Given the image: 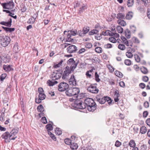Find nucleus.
<instances>
[{
  "label": "nucleus",
  "instance_id": "1",
  "mask_svg": "<svg viewBox=\"0 0 150 150\" xmlns=\"http://www.w3.org/2000/svg\"><path fill=\"white\" fill-rule=\"evenodd\" d=\"M86 104L88 110L93 112L96 108V105L94 100L92 99L87 98L85 100Z\"/></svg>",
  "mask_w": 150,
  "mask_h": 150
},
{
  "label": "nucleus",
  "instance_id": "2",
  "mask_svg": "<svg viewBox=\"0 0 150 150\" xmlns=\"http://www.w3.org/2000/svg\"><path fill=\"white\" fill-rule=\"evenodd\" d=\"M80 92L79 89L77 88H74L68 89L66 91L65 93L67 96H76Z\"/></svg>",
  "mask_w": 150,
  "mask_h": 150
},
{
  "label": "nucleus",
  "instance_id": "3",
  "mask_svg": "<svg viewBox=\"0 0 150 150\" xmlns=\"http://www.w3.org/2000/svg\"><path fill=\"white\" fill-rule=\"evenodd\" d=\"M11 41L10 38L8 36H2L1 39V44L3 47L7 46L10 43Z\"/></svg>",
  "mask_w": 150,
  "mask_h": 150
},
{
  "label": "nucleus",
  "instance_id": "4",
  "mask_svg": "<svg viewBox=\"0 0 150 150\" xmlns=\"http://www.w3.org/2000/svg\"><path fill=\"white\" fill-rule=\"evenodd\" d=\"M96 98L97 100L101 104H104L105 102H107L110 105L112 101L110 98L107 97L100 98L99 96H98L96 97Z\"/></svg>",
  "mask_w": 150,
  "mask_h": 150
},
{
  "label": "nucleus",
  "instance_id": "5",
  "mask_svg": "<svg viewBox=\"0 0 150 150\" xmlns=\"http://www.w3.org/2000/svg\"><path fill=\"white\" fill-rule=\"evenodd\" d=\"M62 71L61 70L54 71L52 74V78L53 80L59 79L62 76Z\"/></svg>",
  "mask_w": 150,
  "mask_h": 150
},
{
  "label": "nucleus",
  "instance_id": "6",
  "mask_svg": "<svg viewBox=\"0 0 150 150\" xmlns=\"http://www.w3.org/2000/svg\"><path fill=\"white\" fill-rule=\"evenodd\" d=\"M2 6L4 9L11 10L14 7V5L13 1H11L8 2L3 3Z\"/></svg>",
  "mask_w": 150,
  "mask_h": 150
},
{
  "label": "nucleus",
  "instance_id": "7",
  "mask_svg": "<svg viewBox=\"0 0 150 150\" xmlns=\"http://www.w3.org/2000/svg\"><path fill=\"white\" fill-rule=\"evenodd\" d=\"M96 84H91L87 88L88 91L93 93H98V92L99 90L96 87Z\"/></svg>",
  "mask_w": 150,
  "mask_h": 150
},
{
  "label": "nucleus",
  "instance_id": "8",
  "mask_svg": "<svg viewBox=\"0 0 150 150\" xmlns=\"http://www.w3.org/2000/svg\"><path fill=\"white\" fill-rule=\"evenodd\" d=\"M78 62L79 61H78L77 62H76L73 58H71L68 61L67 63L69 65H71L70 68H71V70H74L76 68L78 64Z\"/></svg>",
  "mask_w": 150,
  "mask_h": 150
},
{
  "label": "nucleus",
  "instance_id": "9",
  "mask_svg": "<svg viewBox=\"0 0 150 150\" xmlns=\"http://www.w3.org/2000/svg\"><path fill=\"white\" fill-rule=\"evenodd\" d=\"M69 85L64 82L61 83L58 86V90L60 91H63L68 89Z\"/></svg>",
  "mask_w": 150,
  "mask_h": 150
},
{
  "label": "nucleus",
  "instance_id": "10",
  "mask_svg": "<svg viewBox=\"0 0 150 150\" xmlns=\"http://www.w3.org/2000/svg\"><path fill=\"white\" fill-rule=\"evenodd\" d=\"M74 70H71V69L69 67L67 66L65 68V70L64 71L62 76V79H66L67 76L71 73V71H73Z\"/></svg>",
  "mask_w": 150,
  "mask_h": 150
},
{
  "label": "nucleus",
  "instance_id": "11",
  "mask_svg": "<svg viewBox=\"0 0 150 150\" xmlns=\"http://www.w3.org/2000/svg\"><path fill=\"white\" fill-rule=\"evenodd\" d=\"M1 137L5 139V141L6 142H9L10 140H12L13 138L11 137L10 134L9 132H7L1 136Z\"/></svg>",
  "mask_w": 150,
  "mask_h": 150
},
{
  "label": "nucleus",
  "instance_id": "12",
  "mask_svg": "<svg viewBox=\"0 0 150 150\" xmlns=\"http://www.w3.org/2000/svg\"><path fill=\"white\" fill-rule=\"evenodd\" d=\"M19 130V129L18 128L15 127L13 129L10 133L11 137L13 138L12 139V140H14L17 138V136L16 135L18 133Z\"/></svg>",
  "mask_w": 150,
  "mask_h": 150
},
{
  "label": "nucleus",
  "instance_id": "13",
  "mask_svg": "<svg viewBox=\"0 0 150 150\" xmlns=\"http://www.w3.org/2000/svg\"><path fill=\"white\" fill-rule=\"evenodd\" d=\"M77 50V47L74 45H71L67 48V52L71 53L74 52Z\"/></svg>",
  "mask_w": 150,
  "mask_h": 150
},
{
  "label": "nucleus",
  "instance_id": "14",
  "mask_svg": "<svg viewBox=\"0 0 150 150\" xmlns=\"http://www.w3.org/2000/svg\"><path fill=\"white\" fill-rule=\"evenodd\" d=\"M69 83L71 85H76V81L74 75H72L71 76L69 80Z\"/></svg>",
  "mask_w": 150,
  "mask_h": 150
},
{
  "label": "nucleus",
  "instance_id": "15",
  "mask_svg": "<svg viewBox=\"0 0 150 150\" xmlns=\"http://www.w3.org/2000/svg\"><path fill=\"white\" fill-rule=\"evenodd\" d=\"M11 23L12 19L11 18H10L8 20V22L2 21L0 22V23L2 25H4L8 27H10L11 26Z\"/></svg>",
  "mask_w": 150,
  "mask_h": 150
},
{
  "label": "nucleus",
  "instance_id": "16",
  "mask_svg": "<svg viewBox=\"0 0 150 150\" xmlns=\"http://www.w3.org/2000/svg\"><path fill=\"white\" fill-rule=\"evenodd\" d=\"M55 80H53V79L52 81L49 80L47 82V84L48 85L50 86H53L54 84H56L58 83L57 81Z\"/></svg>",
  "mask_w": 150,
  "mask_h": 150
},
{
  "label": "nucleus",
  "instance_id": "17",
  "mask_svg": "<svg viewBox=\"0 0 150 150\" xmlns=\"http://www.w3.org/2000/svg\"><path fill=\"white\" fill-rule=\"evenodd\" d=\"M4 69L6 71H9L13 70L10 65H4L3 66Z\"/></svg>",
  "mask_w": 150,
  "mask_h": 150
},
{
  "label": "nucleus",
  "instance_id": "18",
  "mask_svg": "<svg viewBox=\"0 0 150 150\" xmlns=\"http://www.w3.org/2000/svg\"><path fill=\"white\" fill-rule=\"evenodd\" d=\"M2 27L7 33H11V32L14 31L15 30V29L14 28H9L6 27H4L3 26Z\"/></svg>",
  "mask_w": 150,
  "mask_h": 150
},
{
  "label": "nucleus",
  "instance_id": "19",
  "mask_svg": "<svg viewBox=\"0 0 150 150\" xmlns=\"http://www.w3.org/2000/svg\"><path fill=\"white\" fill-rule=\"evenodd\" d=\"M133 13L132 12H129L126 14V18L128 20L131 19L133 17Z\"/></svg>",
  "mask_w": 150,
  "mask_h": 150
},
{
  "label": "nucleus",
  "instance_id": "20",
  "mask_svg": "<svg viewBox=\"0 0 150 150\" xmlns=\"http://www.w3.org/2000/svg\"><path fill=\"white\" fill-rule=\"evenodd\" d=\"M70 147L72 149H76L78 148V146L76 143L73 142H72L70 145Z\"/></svg>",
  "mask_w": 150,
  "mask_h": 150
},
{
  "label": "nucleus",
  "instance_id": "21",
  "mask_svg": "<svg viewBox=\"0 0 150 150\" xmlns=\"http://www.w3.org/2000/svg\"><path fill=\"white\" fill-rule=\"evenodd\" d=\"M118 23L123 26H124L126 25V22L123 20L119 19L117 21Z\"/></svg>",
  "mask_w": 150,
  "mask_h": 150
},
{
  "label": "nucleus",
  "instance_id": "22",
  "mask_svg": "<svg viewBox=\"0 0 150 150\" xmlns=\"http://www.w3.org/2000/svg\"><path fill=\"white\" fill-rule=\"evenodd\" d=\"M125 33V36L127 38H130L131 37V33L130 30L128 29H126Z\"/></svg>",
  "mask_w": 150,
  "mask_h": 150
},
{
  "label": "nucleus",
  "instance_id": "23",
  "mask_svg": "<svg viewBox=\"0 0 150 150\" xmlns=\"http://www.w3.org/2000/svg\"><path fill=\"white\" fill-rule=\"evenodd\" d=\"M125 17V14L121 13H119L117 14L116 18L119 19H124Z\"/></svg>",
  "mask_w": 150,
  "mask_h": 150
},
{
  "label": "nucleus",
  "instance_id": "24",
  "mask_svg": "<svg viewBox=\"0 0 150 150\" xmlns=\"http://www.w3.org/2000/svg\"><path fill=\"white\" fill-rule=\"evenodd\" d=\"M81 101L79 100L76 98V99L74 101V105L75 106V107L78 108L79 107L78 106L81 103Z\"/></svg>",
  "mask_w": 150,
  "mask_h": 150
},
{
  "label": "nucleus",
  "instance_id": "25",
  "mask_svg": "<svg viewBox=\"0 0 150 150\" xmlns=\"http://www.w3.org/2000/svg\"><path fill=\"white\" fill-rule=\"evenodd\" d=\"M147 131L146 128L144 126L142 127L140 129V132L142 134H144Z\"/></svg>",
  "mask_w": 150,
  "mask_h": 150
},
{
  "label": "nucleus",
  "instance_id": "26",
  "mask_svg": "<svg viewBox=\"0 0 150 150\" xmlns=\"http://www.w3.org/2000/svg\"><path fill=\"white\" fill-rule=\"evenodd\" d=\"M37 110L38 111L40 112H42L44 110V107L41 105H40L37 107Z\"/></svg>",
  "mask_w": 150,
  "mask_h": 150
},
{
  "label": "nucleus",
  "instance_id": "27",
  "mask_svg": "<svg viewBox=\"0 0 150 150\" xmlns=\"http://www.w3.org/2000/svg\"><path fill=\"white\" fill-rule=\"evenodd\" d=\"M86 104L84 103H82L81 102V103L80 104V105H79V106L78 107H79L78 108L82 109H84L86 108Z\"/></svg>",
  "mask_w": 150,
  "mask_h": 150
},
{
  "label": "nucleus",
  "instance_id": "28",
  "mask_svg": "<svg viewBox=\"0 0 150 150\" xmlns=\"http://www.w3.org/2000/svg\"><path fill=\"white\" fill-rule=\"evenodd\" d=\"M129 145L131 147H134L136 146V144L134 141L133 140H130L129 143Z\"/></svg>",
  "mask_w": 150,
  "mask_h": 150
},
{
  "label": "nucleus",
  "instance_id": "29",
  "mask_svg": "<svg viewBox=\"0 0 150 150\" xmlns=\"http://www.w3.org/2000/svg\"><path fill=\"white\" fill-rule=\"evenodd\" d=\"M134 0H128L127 1V5L128 7L132 6L134 4Z\"/></svg>",
  "mask_w": 150,
  "mask_h": 150
},
{
  "label": "nucleus",
  "instance_id": "30",
  "mask_svg": "<svg viewBox=\"0 0 150 150\" xmlns=\"http://www.w3.org/2000/svg\"><path fill=\"white\" fill-rule=\"evenodd\" d=\"M98 32V31L97 29H94L90 31L89 34L90 35H92L94 34H96Z\"/></svg>",
  "mask_w": 150,
  "mask_h": 150
},
{
  "label": "nucleus",
  "instance_id": "31",
  "mask_svg": "<svg viewBox=\"0 0 150 150\" xmlns=\"http://www.w3.org/2000/svg\"><path fill=\"white\" fill-rule=\"evenodd\" d=\"M89 30V28L88 27H84L82 31L85 35L88 32Z\"/></svg>",
  "mask_w": 150,
  "mask_h": 150
},
{
  "label": "nucleus",
  "instance_id": "32",
  "mask_svg": "<svg viewBox=\"0 0 150 150\" xmlns=\"http://www.w3.org/2000/svg\"><path fill=\"white\" fill-rule=\"evenodd\" d=\"M13 51L16 52H17L19 51V49L18 48V44L16 43L14 45L13 48Z\"/></svg>",
  "mask_w": 150,
  "mask_h": 150
},
{
  "label": "nucleus",
  "instance_id": "33",
  "mask_svg": "<svg viewBox=\"0 0 150 150\" xmlns=\"http://www.w3.org/2000/svg\"><path fill=\"white\" fill-rule=\"evenodd\" d=\"M115 73L116 75L119 77H122L123 76V74L122 73L118 71H116L115 72Z\"/></svg>",
  "mask_w": 150,
  "mask_h": 150
},
{
  "label": "nucleus",
  "instance_id": "34",
  "mask_svg": "<svg viewBox=\"0 0 150 150\" xmlns=\"http://www.w3.org/2000/svg\"><path fill=\"white\" fill-rule=\"evenodd\" d=\"M116 29L117 32L119 33H122L123 31V28L119 25L117 26Z\"/></svg>",
  "mask_w": 150,
  "mask_h": 150
},
{
  "label": "nucleus",
  "instance_id": "35",
  "mask_svg": "<svg viewBox=\"0 0 150 150\" xmlns=\"http://www.w3.org/2000/svg\"><path fill=\"white\" fill-rule=\"evenodd\" d=\"M141 72L143 74H146L148 73L147 69L144 67H142L141 68Z\"/></svg>",
  "mask_w": 150,
  "mask_h": 150
},
{
  "label": "nucleus",
  "instance_id": "36",
  "mask_svg": "<svg viewBox=\"0 0 150 150\" xmlns=\"http://www.w3.org/2000/svg\"><path fill=\"white\" fill-rule=\"evenodd\" d=\"M64 142L67 145H70L72 141L69 139L67 138L64 139Z\"/></svg>",
  "mask_w": 150,
  "mask_h": 150
},
{
  "label": "nucleus",
  "instance_id": "37",
  "mask_svg": "<svg viewBox=\"0 0 150 150\" xmlns=\"http://www.w3.org/2000/svg\"><path fill=\"white\" fill-rule=\"evenodd\" d=\"M95 50L96 52L99 53H101L103 51L102 48L100 47H98L96 48Z\"/></svg>",
  "mask_w": 150,
  "mask_h": 150
},
{
  "label": "nucleus",
  "instance_id": "38",
  "mask_svg": "<svg viewBox=\"0 0 150 150\" xmlns=\"http://www.w3.org/2000/svg\"><path fill=\"white\" fill-rule=\"evenodd\" d=\"M121 38L123 41L124 44L127 46H129V43L127 39L124 37L122 36L121 37Z\"/></svg>",
  "mask_w": 150,
  "mask_h": 150
},
{
  "label": "nucleus",
  "instance_id": "39",
  "mask_svg": "<svg viewBox=\"0 0 150 150\" xmlns=\"http://www.w3.org/2000/svg\"><path fill=\"white\" fill-rule=\"evenodd\" d=\"M87 8L86 5L83 4L82 7L80 8L79 12L80 13L83 12L84 10Z\"/></svg>",
  "mask_w": 150,
  "mask_h": 150
},
{
  "label": "nucleus",
  "instance_id": "40",
  "mask_svg": "<svg viewBox=\"0 0 150 150\" xmlns=\"http://www.w3.org/2000/svg\"><path fill=\"white\" fill-rule=\"evenodd\" d=\"M46 128L47 129L48 131H51L53 129L52 125L50 124L47 125L46 126Z\"/></svg>",
  "mask_w": 150,
  "mask_h": 150
},
{
  "label": "nucleus",
  "instance_id": "41",
  "mask_svg": "<svg viewBox=\"0 0 150 150\" xmlns=\"http://www.w3.org/2000/svg\"><path fill=\"white\" fill-rule=\"evenodd\" d=\"M55 133L58 135H60L62 133V131L60 130L59 129L56 128L55 129Z\"/></svg>",
  "mask_w": 150,
  "mask_h": 150
},
{
  "label": "nucleus",
  "instance_id": "42",
  "mask_svg": "<svg viewBox=\"0 0 150 150\" xmlns=\"http://www.w3.org/2000/svg\"><path fill=\"white\" fill-rule=\"evenodd\" d=\"M134 57L136 62H139L140 61V58L137 54H135L134 55Z\"/></svg>",
  "mask_w": 150,
  "mask_h": 150
},
{
  "label": "nucleus",
  "instance_id": "43",
  "mask_svg": "<svg viewBox=\"0 0 150 150\" xmlns=\"http://www.w3.org/2000/svg\"><path fill=\"white\" fill-rule=\"evenodd\" d=\"M35 21V19L33 18H30L28 21L27 23L28 24H33Z\"/></svg>",
  "mask_w": 150,
  "mask_h": 150
},
{
  "label": "nucleus",
  "instance_id": "44",
  "mask_svg": "<svg viewBox=\"0 0 150 150\" xmlns=\"http://www.w3.org/2000/svg\"><path fill=\"white\" fill-rule=\"evenodd\" d=\"M118 48L121 50H124L125 48V47L123 44H120L118 46Z\"/></svg>",
  "mask_w": 150,
  "mask_h": 150
},
{
  "label": "nucleus",
  "instance_id": "45",
  "mask_svg": "<svg viewBox=\"0 0 150 150\" xmlns=\"http://www.w3.org/2000/svg\"><path fill=\"white\" fill-rule=\"evenodd\" d=\"M95 38L98 40H100L102 38L101 34H97L95 36Z\"/></svg>",
  "mask_w": 150,
  "mask_h": 150
},
{
  "label": "nucleus",
  "instance_id": "46",
  "mask_svg": "<svg viewBox=\"0 0 150 150\" xmlns=\"http://www.w3.org/2000/svg\"><path fill=\"white\" fill-rule=\"evenodd\" d=\"M109 40L112 43H116L117 42L116 39L113 37H111L109 38Z\"/></svg>",
  "mask_w": 150,
  "mask_h": 150
},
{
  "label": "nucleus",
  "instance_id": "47",
  "mask_svg": "<svg viewBox=\"0 0 150 150\" xmlns=\"http://www.w3.org/2000/svg\"><path fill=\"white\" fill-rule=\"evenodd\" d=\"M125 64L127 65H130L131 64V61L129 59H126L125 61Z\"/></svg>",
  "mask_w": 150,
  "mask_h": 150
},
{
  "label": "nucleus",
  "instance_id": "48",
  "mask_svg": "<svg viewBox=\"0 0 150 150\" xmlns=\"http://www.w3.org/2000/svg\"><path fill=\"white\" fill-rule=\"evenodd\" d=\"M46 97L44 93L39 94V98H40L42 100L44 99Z\"/></svg>",
  "mask_w": 150,
  "mask_h": 150
},
{
  "label": "nucleus",
  "instance_id": "49",
  "mask_svg": "<svg viewBox=\"0 0 150 150\" xmlns=\"http://www.w3.org/2000/svg\"><path fill=\"white\" fill-rule=\"evenodd\" d=\"M109 32H110L109 30H107L105 31L102 32L101 34L105 36L108 35L110 34Z\"/></svg>",
  "mask_w": 150,
  "mask_h": 150
},
{
  "label": "nucleus",
  "instance_id": "50",
  "mask_svg": "<svg viewBox=\"0 0 150 150\" xmlns=\"http://www.w3.org/2000/svg\"><path fill=\"white\" fill-rule=\"evenodd\" d=\"M95 78L96 81L97 82H98L100 81V79L99 78V76L96 72L95 73Z\"/></svg>",
  "mask_w": 150,
  "mask_h": 150
},
{
  "label": "nucleus",
  "instance_id": "51",
  "mask_svg": "<svg viewBox=\"0 0 150 150\" xmlns=\"http://www.w3.org/2000/svg\"><path fill=\"white\" fill-rule=\"evenodd\" d=\"M126 55L129 58H131L133 57V54L132 53L130 52H127L126 53Z\"/></svg>",
  "mask_w": 150,
  "mask_h": 150
},
{
  "label": "nucleus",
  "instance_id": "52",
  "mask_svg": "<svg viewBox=\"0 0 150 150\" xmlns=\"http://www.w3.org/2000/svg\"><path fill=\"white\" fill-rule=\"evenodd\" d=\"M132 40L133 42L135 43H139L140 42L138 39L136 37H134L132 38Z\"/></svg>",
  "mask_w": 150,
  "mask_h": 150
},
{
  "label": "nucleus",
  "instance_id": "53",
  "mask_svg": "<svg viewBox=\"0 0 150 150\" xmlns=\"http://www.w3.org/2000/svg\"><path fill=\"white\" fill-rule=\"evenodd\" d=\"M130 28H131V31L133 33L135 32L136 31V27L134 26L133 25H131L130 26Z\"/></svg>",
  "mask_w": 150,
  "mask_h": 150
},
{
  "label": "nucleus",
  "instance_id": "54",
  "mask_svg": "<svg viewBox=\"0 0 150 150\" xmlns=\"http://www.w3.org/2000/svg\"><path fill=\"white\" fill-rule=\"evenodd\" d=\"M41 120L42 122L44 124H45L47 123V119L45 117H42L41 119Z\"/></svg>",
  "mask_w": 150,
  "mask_h": 150
},
{
  "label": "nucleus",
  "instance_id": "55",
  "mask_svg": "<svg viewBox=\"0 0 150 150\" xmlns=\"http://www.w3.org/2000/svg\"><path fill=\"white\" fill-rule=\"evenodd\" d=\"M63 61L62 60L60 61V62L58 64H56L54 65V67L55 68H57L58 67H60L62 65Z\"/></svg>",
  "mask_w": 150,
  "mask_h": 150
},
{
  "label": "nucleus",
  "instance_id": "56",
  "mask_svg": "<svg viewBox=\"0 0 150 150\" xmlns=\"http://www.w3.org/2000/svg\"><path fill=\"white\" fill-rule=\"evenodd\" d=\"M112 47V45L111 44L109 43H108L104 45V47L107 49L111 48Z\"/></svg>",
  "mask_w": 150,
  "mask_h": 150
},
{
  "label": "nucleus",
  "instance_id": "57",
  "mask_svg": "<svg viewBox=\"0 0 150 150\" xmlns=\"http://www.w3.org/2000/svg\"><path fill=\"white\" fill-rule=\"evenodd\" d=\"M7 76V74H2L1 76L0 77L1 80V81H3L6 78V77Z\"/></svg>",
  "mask_w": 150,
  "mask_h": 150
},
{
  "label": "nucleus",
  "instance_id": "58",
  "mask_svg": "<svg viewBox=\"0 0 150 150\" xmlns=\"http://www.w3.org/2000/svg\"><path fill=\"white\" fill-rule=\"evenodd\" d=\"M73 97L72 98H70L69 99V100L71 102H73L74 100H75L76 99V98H77L78 96H73Z\"/></svg>",
  "mask_w": 150,
  "mask_h": 150
},
{
  "label": "nucleus",
  "instance_id": "59",
  "mask_svg": "<svg viewBox=\"0 0 150 150\" xmlns=\"http://www.w3.org/2000/svg\"><path fill=\"white\" fill-rule=\"evenodd\" d=\"M68 32H69L70 34H71V35H76L77 33V31L76 30H75L74 31H68Z\"/></svg>",
  "mask_w": 150,
  "mask_h": 150
},
{
  "label": "nucleus",
  "instance_id": "60",
  "mask_svg": "<svg viewBox=\"0 0 150 150\" xmlns=\"http://www.w3.org/2000/svg\"><path fill=\"white\" fill-rule=\"evenodd\" d=\"M64 34L67 35V38H71V35L69 32H68V33H67V31H64Z\"/></svg>",
  "mask_w": 150,
  "mask_h": 150
},
{
  "label": "nucleus",
  "instance_id": "61",
  "mask_svg": "<svg viewBox=\"0 0 150 150\" xmlns=\"http://www.w3.org/2000/svg\"><path fill=\"white\" fill-rule=\"evenodd\" d=\"M108 68L110 72H112L114 71V68L111 65H109L108 66Z\"/></svg>",
  "mask_w": 150,
  "mask_h": 150
},
{
  "label": "nucleus",
  "instance_id": "62",
  "mask_svg": "<svg viewBox=\"0 0 150 150\" xmlns=\"http://www.w3.org/2000/svg\"><path fill=\"white\" fill-rule=\"evenodd\" d=\"M92 46V44L90 43H86V48L88 49L91 48Z\"/></svg>",
  "mask_w": 150,
  "mask_h": 150
},
{
  "label": "nucleus",
  "instance_id": "63",
  "mask_svg": "<svg viewBox=\"0 0 150 150\" xmlns=\"http://www.w3.org/2000/svg\"><path fill=\"white\" fill-rule=\"evenodd\" d=\"M85 51L86 49L85 48H82L79 51L78 53L79 54H80L84 52Z\"/></svg>",
  "mask_w": 150,
  "mask_h": 150
},
{
  "label": "nucleus",
  "instance_id": "64",
  "mask_svg": "<svg viewBox=\"0 0 150 150\" xmlns=\"http://www.w3.org/2000/svg\"><path fill=\"white\" fill-rule=\"evenodd\" d=\"M121 144V143L118 141H117L115 143V145L116 147H118L120 146Z\"/></svg>",
  "mask_w": 150,
  "mask_h": 150
}]
</instances>
